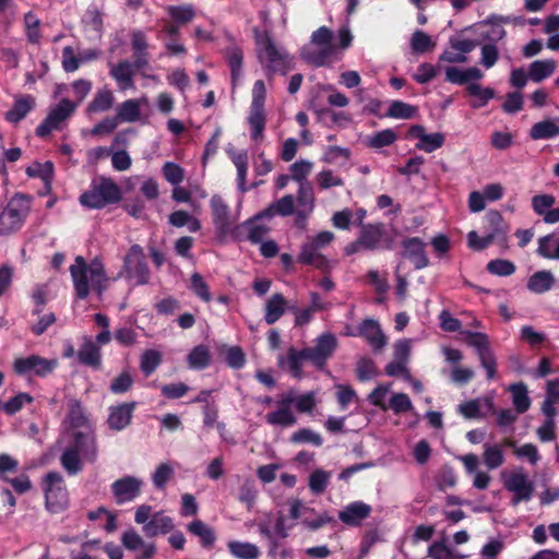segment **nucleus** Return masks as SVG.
<instances>
[{"label":"nucleus","instance_id":"obj_1","mask_svg":"<svg viewBox=\"0 0 559 559\" xmlns=\"http://www.w3.org/2000/svg\"><path fill=\"white\" fill-rule=\"evenodd\" d=\"M70 273L73 282L74 294L81 300L86 299L90 294L88 276L95 289L102 294L106 281L103 262L95 258L88 264L83 255H78L74 263L70 266Z\"/></svg>","mask_w":559,"mask_h":559},{"label":"nucleus","instance_id":"obj_2","mask_svg":"<svg viewBox=\"0 0 559 559\" xmlns=\"http://www.w3.org/2000/svg\"><path fill=\"white\" fill-rule=\"evenodd\" d=\"M254 39L258 59L269 73L286 74L292 69L289 55L276 46L269 32L254 29Z\"/></svg>","mask_w":559,"mask_h":559},{"label":"nucleus","instance_id":"obj_3","mask_svg":"<svg viewBox=\"0 0 559 559\" xmlns=\"http://www.w3.org/2000/svg\"><path fill=\"white\" fill-rule=\"evenodd\" d=\"M121 200V191L114 179L109 177L95 178L88 190L81 193L80 204L92 210H102L109 204H117Z\"/></svg>","mask_w":559,"mask_h":559},{"label":"nucleus","instance_id":"obj_4","mask_svg":"<svg viewBox=\"0 0 559 559\" xmlns=\"http://www.w3.org/2000/svg\"><path fill=\"white\" fill-rule=\"evenodd\" d=\"M28 212V197L23 193L14 194L0 214V236L19 231L25 224Z\"/></svg>","mask_w":559,"mask_h":559},{"label":"nucleus","instance_id":"obj_5","mask_svg":"<svg viewBox=\"0 0 559 559\" xmlns=\"http://www.w3.org/2000/svg\"><path fill=\"white\" fill-rule=\"evenodd\" d=\"M118 277H124L134 285H145L150 280V271L143 249L139 243L131 246L123 259V267Z\"/></svg>","mask_w":559,"mask_h":559},{"label":"nucleus","instance_id":"obj_6","mask_svg":"<svg viewBox=\"0 0 559 559\" xmlns=\"http://www.w3.org/2000/svg\"><path fill=\"white\" fill-rule=\"evenodd\" d=\"M361 243L368 251H391L395 243V229H390L383 223H367L359 231Z\"/></svg>","mask_w":559,"mask_h":559},{"label":"nucleus","instance_id":"obj_7","mask_svg":"<svg viewBox=\"0 0 559 559\" xmlns=\"http://www.w3.org/2000/svg\"><path fill=\"white\" fill-rule=\"evenodd\" d=\"M44 496H46V508L48 512H62L69 503L63 477L58 472H48L44 478Z\"/></svg>","mask_w":559,"mask_h":559},{"label":"nucleus","instance_id":"obj_8","mask_svg":"<svg viewBox=\"0 0 559 559\" xmlns=\"http://www.w3.org/2000/svg\"><path fill=\"white\" fill-rule=\"evenodd\" d=\"M332 38L333 33L328 27L322 26L317 29L311 36V44L316 46V48L305 51L304 58L316 67L328 64L334 53Z\"/></svg>","mask_w":559,"mask_h":559},{"label":"nucleus","instance_id":"obj_9","mask_svg":"<svg viewBox=\"0 0 559 559\" xmlns=\"http://www.w3.org/2000/svg\"><path fill=\"white\" fill-rule=\"evenodd\" d=\"M57 366L58 361L56 359H48L38 354H32L13 360L12 369L13 372L20 376L34 374L39 378H45L53 373Z\"/></svg>","mask_w":559,"mask_h":559},{"label":"nucleus","instance_id":"obj_10","mask_svg":"<svg viewBox=\"0 0 559 559\" xmlns=\"http://www.w3.org/2000/svg\"><path fill=\"white\" fill-rule=\"evenodd\" d=\"M76 109V103L69 98H62L56 107H53L45 120L37 127L36 135L45 138L50 135L53 130H59L62 124L73 115Z\"/></svg>","mask_w":559,"mask_h":559},{"label":"nucleus","instance_id":"obj_11","mask_svg":"<svg viewBox=\"0 0 559 559\" xmlns=\"http://www.w3.org/2000/svg\"><path fill=\"white\" fill-rule=\"evenodd\" d=\"M337 348V338L334 334L324 333L317 337L313 347H304L302 352L308 356V361L317 369H323Z\"/></svg>","mask_w":559,"mask_h":559},{"label":"nucleus","instance_id":"obj_12","mask_svg":"<svg viewBox=\"0 0 559 559\" xmlns=\"http://www.w3.org/2000/svg\"><path fill=\"white\" fill-rule=\"evenodd\" d=\"M66 449L81 453L83 460L90 464H94L96 462L97 454L99 453L94 432H72V440L70 445L66 447Z\"/></svg>","mask_w":559,"mask_h":559},{"label":"nucleus","instance_id":"obj_13","mask_svg":"<svg viewBox=\"0 0 559 559\" xmlns=\"http://www.w3.org/2000/svg\"><path fill=\"white\" fill-rule=\"evenodd\" d=\"M142 480L133 476H124L118 478L110 485V490L114 492L116 503L122 506L131 502L141 495Z\"/></svg>","mask_w":559,"mask_h":559},{"label":"nucleus","instance_id":"obj_14","mask_svg":"<svg viewBox=\"0 0 559 559\" xmlns=\"http://www.w3.org/2000/svg\"><path fill=\"white\" fill-rule=\"evenodd\" d=\"M402 257L414 264V269L424 270L429 266L430 260L426 254V242L420 237H408L402 241Z\"/></svg>","mask_w":559,"mask_h":559},{"label":"nucleus","instance_id":"obj_15","mask_svg":"<svg viewBox=\"0 0 559 559\" xmlns=\"http://www.w3.org/2000/svg\"><path fill=\"white\" fill-rule=\"evenodd\" d=\"M506 489L514 493L512 506H518L522 501H528L532 498L533 485L528 480L527 475L523 473H512L506 479Z\"/></svg>","mask_w":559,"mask_h":559},{"label":"nucleus","instance_id":"obj_16","mask_svg":"<svg viewBox=\"0 0 559 559\" xmlns=\"http://www.w3.org/2000/svg\"><path fill=\"white\" fill-rule=\"evenodd\" d=\"M136 402H126L117 406L109 407L108 427L111 430L120 431L130 426Z\"/></svg>","mask_w":559,"mask_h":559},{"label":"nucleus","instance_id":"obj_17","mask_svg":"<svg viewBox=\"0 0 559 559\" xmlns=\"http://www.w3.org/2000/svg\"><path fill=\"white\" fill-rule=\"evenodd\" d=\"M356 335L364 337L376 352L383 349L386 344L383 331L378 321L373 319L362 320Z\"/></svg>","mask_w":559,"mask_h":559},{"label":"nucleus","instance_id":"obj_18","mask_svg":"<svg viewBox=\"0 0 559 559\" xmlns=\"http://www.w3.org/2000/svg\"><path fill=\"white\" fill-rule=\"evenodd\" d=\"M109 74L117 82L119 90L126 91L134 88V66L127 59L118 63H109Z\"/></svg>","mask_w":559,"mask_h":559},{"label":"nucleus","instance_id":"obj_19","mask_svg":"<svg viewBox=\"0 0 559 559\" xmlns=\"http://www.w3.org/2000/svg\"><path fill=\"white\" fill-rule=\"evenodd\" d=\"M370 512V506L362 501H354L338 512V519L346 525L360 526L362 520L369 518Z\"/></svg>","mask_w":559,"mask_h":559},{"label":"nucleus","instance_id":"obj_20","mask_svg":"<svg viewBox=\"0 0 559 559\" xmlns=\"http://www.w3.org/2000/svg\"><path fill=\"white\" fill-rule=\"evenodd\" d=\"M297 262L302 265L313 266L324 273L329 272L331 267L329 259L320 253V249L307 242L301 246Z\"/></svg>","mask_w":559,"mask_h":559},{"label":"nucleus","instance_id":"obj_21","mask_svg":"<svg viewBox=\"0 0 559 559\" xmlns=\"http://www.w3.org/2000/svg\"><path fill=\"white\" fill-rule=\"evenodd\" d=\"M227 156L231 159L233 164L237 168V182L238 189L241 192H248L249 187L247 186V171H248V154L247 151H239L234 147L233 144L226 147Z\"/></svg>","mask_w":559,"mask_h":559},{"label":"nucleus","instance_id":"obj_22","mask_svg":"<svg viewBox=\"0 0 559 559\" xmlns=\"http://www.w3.org/2000/svg\"><path fill=\"white\" fill-rule=\"evenodd\" d=\"M28 178H40L43 181V191L40 195H47L51 191V182L53 181L55 165L52 162L39 163L34 162L26 167L25 170Z\"/></svg>","mask_w":559,"mask_h":559},{"label":"nucleus","instance_id":"obj_23","mask_svg":"<svg viewBox=\"0 0 559 559\" xmlns=\"http://www.w3.org/2000/svg\"><path fill=\"white\" fill-rule=\"evenodd\" d=\"M174 531L173 518L165 515L163 511H156L150 521L142 526L146 537L153 538L157 535H165Z\"/></svg>","mask_w":559,"mask_h":559},{"label":"nucleus","instance_id":"obj_24","mask_svg":"<svg viewBox=\"0 0 559 559\" xmlns=\"http://www.w3.org/2000/svg\"><path fill=\"white\" fill-rule=\"evenodd\" d=\"M308 361V356L302 352V349H297L295 347L287 348L286 356H280L277 360V365L281 368H285L287 366L288 371L293 374L294 378H301V369L302 362Z\"/></svg>","mask_w":559,"mask_h":559},{"label":"nucleus","instance_id":"obj_25","mask_svg":"<svg viewBox=\"0 0 559 559\" xmlns=\"http://www.w3.org/2000/svg\"><path fill=\"white\" fill-rule=\"evenodd\" d=\"M292 401V399L280 401L277 411L271 412L266 414V417H264L266 423L271 426L293 427L296 423V417L288 407Z\"/></svg>","mask_w":559,"mask_h":559},{"label":"nucleus","instance_id":"obj_26","mask_svg":"<svg viewBox=\"0 0 559 559\" xmlns=\"http://www.w3.org/2000/svg\"><path fill=\"white\" fill-rule=\"evenodd\" d=\"M287 301L282 294H273L264 305V322L269 325L275 324L287 310Z\"/></svg>","mask_w":559,"mask_h":559},{"label":"nucleus","instance_id":"obj_27","mask_svg":"<svg viewBox=\"0 0 559 559\" xmlns=\"http://www.w3.org/2000/svg\"><path fill=\"white\" fill-rule=\"evenodd\" d=\"M212 219L217 229L225 234L230 228V218L228 217V206L219 195H214L210 200Z\"/></svg>","mask_w":559,"mask_h":559},{"label":"nucleus","instance_id":"obj_28","mask_svg":"<svg viewBox=\"0 0 559 559\" xmlns=\"http://www.w3.org/2000/svg\"><path fill=\"white\" fill-rule=\"evenodd\" d=\"M78 359L81 365L90 368L99 369L102 367L100 347L91 340L86 338L79 348Z\"/></svg>","mask_w":559,"mask_h":559},{"label":"nucleus","instance_id":"obj_29","mask_svg":"<svg viewBox=\"0 0 559 559\" xmlns=\"http://www.w3.org/2000/svg\"><path fill=\"white\" fill-rule=\"evenodd\" d=\"M484 76L483 72L476 68L460 69L456 67H449L445 70V80L454 84H469L473 81H478Z\"/></svg>","mask_w":559,"mask_h":559},{"label":"nucleus","instance_id":"obj_30","mask_svg":"<svg viewBox=\"0 0 559 559\" xmlns=\"http://www.w3.org/2000/svg\"><path fill=\"white\" fill-rule=\"evenodd\" d=\"M147 103L145 97L128 99L121 103L117 109L116 118L119 122H135L141 119V106Z\"/></svg>","mask_w":559,"mask_h":559},{"label":"nucleus","instance_id":"obj_31","mask_svg":"<svg viewBox=\"0 0 559 559\" xmlns=\"http://www.w3.org/2000/svg\"><path fill=\"white\" fill-rule=\"evenodd\" d=\"M187 531L200 538V544L203 548L211 549L215 545V531L200 519L190 522L187 525Z\"/></svg>","mask_w":559,"mask_h":559},{"label":"nucleus","instance_id":"obj_32","mask_svg":"<svg viewBox=\"0 0 559 559\" xmlns=\"http://www.w3.org/2000/svg\"><path fill=\"white\" fill-rule=\"evenodd\" d=\"M555 277L551 271L542 270L533 273L527 282V289L533 294L542 295L552 289Z\"/></svg>","mask_w":559,"mask_h":559},{"label":"nucleus","instance_id":"obj_33","mask_svg":"<svg viewBox=\"0 0 559 559\" xmlns=\"http://www.w3.org/2000/svg\"><path fill=\"white\" fill-rule=\"evenodd\" d=\"M66 421L73 429H80L88 426V417L85 407L80 400L72 399L69 401V411L66 415Z\"/></svg>","mask_w":559,"mask_h":559},{"label":"nucleus","instance_id":"obj_34","mask_svg":"<svg viewBox=\"0 0 559 559\" xmlns=\"http://www.w3.org/2000/svg\"><path fill=\"white\" fill-rule=\"evenodd\" d=\"M508 390L512 394L513 406L516 414L527 412L531 407L527 386L523 382H516L511 384Z\"/></svg>","mask_w":559,"mask_h":559},{"label":"nucleus","instance_id":"obj_35","mask_svg":"<svg viewBox=\"0 0 559 559\" xmlns=\"http://www.w3.org/2000/svg\"><path fill=\"white\" fill-rule=\"evenodd\" d=\"M188 367L194 370L207 369L211 364V353L207 346L199 345L187 355Z\"/></svg>","mask_w":559,"mask_h":559},{"label":"nucleus","instance_id":"obj_36","mask_svg":"<svg viewBox=\"0 0 559 559\" xmlns=\"http://www.w3.org/2000/svg\"><path fill=\"white\" fill-rule=\"evenodd\" d=\"M557 68L552 59L536 60L530 64L528 76L532 81L539 83L550 76Z\"/></svg>","mask_w":559,"mask_h":559},{"label":"nucleus","instance_id":"obj_37","mask_svg":"<svg viewBox=\"0 0 559 559\" xmlns=\"http://www.w3.org/2000/svg\"><path fill=\"white\" fill-rule=\"evenodd\" d=\"M35 99L27 95L16 98L12 108L7 111L5 118L10 122H17L22 120L34 107Z\"/></svg>","mask_w":559,"mask_h":559},{"label":"nucleus","instance_id":"obj_38","mask_svg":"<svg viewBox=\"0 0 559 559\" xmlns=\"http://www.w3.org/2000/svg\"><path fill=\"white\" fill-rule=\"evenodd\" d=\"M114 103V93L110 90L104 87L96 92L86 110L87 112H104L111 109Z\"/></svg>","mask_w":559,"mask_h":559},{"label":"nucleus","instance_id":"obj_39","mask_svg":"<svg viewBox=\"0 0 559 559\" xmlns=\"http://www.w3.org/2000/svg\"><path fill=\"white\" fill-rule=\"evenodd\" d=\"M537 255L547 260H559V241L552 234L542 236L537 240Z\"/></svg>","mask_w":559,"mask_h":559},{"label":"nucleus","instance_id":"obj_40","mask_svg":"<svg viewBox=\"0 0 559 559\" xmlns=\"http://www.w3.org/2000/svg\"><path fill=\"white\" fill-rule=\"evenodd\" d=\"M85 461L82 459L81 453L74 450L64 449L61 457H59V463L63 467L64 472H67L70 476H74L81 473L82 462Z\"/></svg>","mask_w":559,"mask_h":559},{"label":"nucleus","instance_id":"obj_41","mask_svg":"<svg viewBox=\"0 0 559 559\" xmlns=\"http://www.w3.org/2000/svg\"><path fill=\"white\" fill-rule=\"evenodd\" d=\"M227 549L234 558L238 559H257L261 555L258 547L249 543L230 542L227 544Z\"/></svg>","mask_w":559,"mask_h":559},{"label":"nucleus","instance_id":"obj_42","mask_svg":"<svg viewBox=\"0 0 559 559\" xmlns=\"http://www.w3.org/2000/svg\"><path fill=\"white\" fill-rule=\"evenodd\" d=\"M331 472H325L322 468H317L309 475L308 486L310 491L314 495H321L325 491L330 484Z\"/></svg>","mask_w":559,"mask_h":559},{"label":"nucleus","instance_id":"obj_43","mask_svg":"<svg viewBox=\"0 0 559 559\" xmlns=\"http://www.w3.org/2000/svg\"><path fill=\"white\" fill-rule=\"evenodd\" d=\"M436 43L424 31L417 29L411 37V48L414 53H425L433 50Z\"/></svg>","mask_w":559,"mask_h":559},{"label":"nucleus","instance_id":"obj_44","mask_svg":"<svg viewBox=\"0 0 559 559\" xmlns=\"http://www.w3.org/2000/svg\"><path fill=\"white\" fill-rule=\"evenodd\" d=\"M166 10L171 20L179 25L191 22L195 16V10L191 4L169 5Z\"/></svg>","mask_w":559,"mask_h":559},{"label":"nucleus","instance_id":"obj_45","mask_svg":"<svg viewBox=\"0 0 559 559\" xmlns=\"http://www.w3.org/2000/svg\"><path fill=\"white\" fill-rule=\"evenodd\" d=\"M485 221L489 233L496 234L501 237L502 241H507V225L503 222V217L498 210H490L486 213Z\"/></svg>","mask_w":559,"mask_h":559},{"label":"nucleus","instance_id":"obj_46","mask_svg":"<svg viewBox=\"0 0 559 559\" xmlns=\"http://www.w3.org/2000/svg\"><path fill=\"white\" fill-rule=\"evenodd\" d=\"M462 334L465 335L467 345L476 349L477 355L489 354L492 352L488 344L487 334L471 331L462 332Z\"/></svg>","mask_w":559,"mask_h":559},{"label":"nucleus","instance_id":"obj_47","mask_svg":"<svg viewBox=\"0 0 559 559\" xmlns=\"http://www.w3.org/2000/svg\"><path fill=\"white\" fill-rule=\"evenodd\" d=\"M559 135V120H545L535 123L531 129L534 139L554 138Z\"/></svg>","mask_w":559,"mask_h":559},{"label":"nucleus","instance_id":"obj_48","mask_svg":"<svg viewBox=\"0 0 559 559\" xmlns=\"http://www.w3.org/2000/svg\"><path fill=\"white\" fill-rule=\"evenodd\" d=\"M265 121H266V118H265L264 109L250 108L248 123L250 127L251 138L259 139V138L263 136Z\"/></svg>","mask_w":559,"mask_h":559},{"label":"nucleus","instance_id":"obj_49","mask_svg":"<svg viewBox=\"0 0 559 559\" xmlns=\"http://www.w3.org/2000/svg\"><path fill=\"white\" fill-rule=\"evenodd\" d=\"M290 442L294 444L309 443L316 447H322L323 439L319 432H314L310 428H301L292 433Z\"/></svg>","mask_w":559,"mask_h":559},{"label":"nucleus","instance_id":"obj_50","mask_svg":"<svg viewBox=\"0 0 559 559\" xmlns=\"http://www.w3.org/2000/svg\"><path fill=\"white\" fill-rule=\"evenodd\" d=\"M162 364V354L155 349H146L141 355L140 368L142 373L151 376Z\"/></svg>","mask_w":559,"mask_h":559},{"label":"nucleus","instance_id":"obj_51","mask_svg":"<svg viewBox=\"0 0 559 559\" xmlns=\"http://www.w3.org/2000/svg\"><path fill=\"white\" fill-rule=\"evenodd\" d=\"M226 58L230 68L231 82L233 84H236L241 74L243 59L242 50L238 47H231L227 50Z\"/></svg>","mask_w":559,"mask_h":559},{"label":"nucleus","instance_id":"obj_52","mask_svg":"<svg viewBox=\"0 0 559 559\" xmlns=\"http://www.w3.org/2000/svg\"><path fill=\"white\" fill-rule=\"evenodd\" d=\"M483 457L485 466L489 469L498 468L506 461L500 445L485 444Z\"/></svg>","mask_w":559,"mask_h":559},{"label":"nucleus","instance_id":"obj_53","mask_svg":"<svg viewBox=\"0 0 559 559\" xmlns=\"http://www.w3.org/2000/svg\"><path fill=\"white\" fill-rule=\"evenodd\" d=\"M31 393H19L3 403L2 409L7 415H13L23 409L26 404L33 403Z\"/></svg>","mask_w":559,"mask_h":559},{"label":"nucleus","instance_id":"obj_54","mask_svg":"<svg viewBox=\"0 0 559 559\" xmlns=\"http://www.w3.org/2000/svg\"><path fill=\"white\" fill-rule=\"evenodd\" d=\"M258 490L254 480L247 479L239 487L238 500L240 503L247 506V510L250 511L255 504Z\"/></svg>","mask_w":559,"mask_h":559},{"label":"nucleus","instance_id":"obj_55","mask_svg":"<svg viewBox=\"0 0 559 559\" xmlns=\"http://www.w3.org/2000/svg\"><path fill=\"white\" fill-rule=\"evenodd\" d=\"M486 270L492 275L511 276L515 272V265L511 261L497 259L487 262Z\"/></svg>","mask_w":559,"mask_h":559},{"label":"nucleus","instance_id":"obj_56","mask_svg":"<svg viewBox=\"0 0 559 559\" xmlns=\"http://www.w3.org/2000/svg\"><path fill=\"white\" fill-rule=\"evenodd\" d=\"M416 114V108L407 103L394 100L391 103L386 116L399 119H409Z\"/></svg>","mask_w":559,"mask_h":559},{"label":"nucleus","instance_id":"obj_57","mask_svg":"<svg viewBox=\"0 0 559 559\" xmlns=\"http://www.w3.org/2000/svg\"><path fill=\"white\" fill-rule=\"evenodd\" d=\"M377 376V367L373 359L368 357H361L356 362V377L360 381H369Z\"/></svg>","mask_w":559,"mask_h":559},{"label":"nucleus","instance_id":"obj_58","mask_svg":"<svg viewBox=\"0 0 559 559\" xmlns=\"http://www.w3.org/2000/svg\"><path fill=\"white\" fill-rule=\"evenodd\" d=\"M133 385V378L129 371H123L114 380H111L109 385V391L111 394H126L131 390Z\"/></svg>","mask_w":559,"mask_h":559},{"label":"nucleus","instance_id":"obj_59","mask_svg":"<svg viewBox=\"0 0 559 559\" xmlns=\"http://www.w3.org/2000/svg\"><path fill=\"white\" fill-rule=\"evenodd\" d=\"M466 91L471 96L477 97L479 102L473 103L474 107H481L487 104L489 99L495 96L492 88H483L478 83H469Z\"/></svg>","mask_w":559,"mask_h":559},{"label":"nucleus","instance_id":"obj_60","mask_svg":"<svg viewBox=\"0 0 559 559\" xmlns=\"http://www.w3.org/2000/svg\"><path fill=\"white\" fill-rule=\"evenodd\" d=\"M297 202L299 206L308 207V211H313L314 192L310 182L299 183Z\"/></svg>","mask_w":559,"mask_h":559},{"label":"nucleus","instance_id":"obj_61","mask_svg":"<svg viewBox=\"0 0 559 559\" xmlns=\"http://www.w3.org/2000/svg\"><path fill=\"white\" fill-rule=\"evenodd\" d=\"M521 338L532 348H537L546 342V334L537 332L531 325H524L521 328Z\"/></svg>","mask_w":559,"mask_h":559},{"label":"nucleus","instance_id":"obj_62","mask_svg":"<svg viewBox=\"0 0 559 559\" xmlns=\"http://www.w3.org/2000/svg\"><path fill=\"white\" fill-rule=\"evenodd\" d=\"M174 471L170 464L163 463L157 465L153 474V484L157 489H164L167 481L173 477Z\"/></svg>","mask_w":559,"mask_h":559},{"label":"nucleus","instance_id":"obj_63","mask_svg":"<svg viewBox=\"0 0 559 559\" xmlns=\"http://www.w3.org/2000/svg\"><path fill=\"white\" fill-rule=\"evenodd\" d=\"M191 289L194 295L199 296V298L203 302H210L211 294L207 283L203 280L202 275L199 273H194L191 276Z\"/></svg>","mask_w":559,"mask_h":559},{"label":"nucleus","instance_id":"obj_64","mask_svg":"<svg viewBox=\"0 0 559 559\" xmlns=\"http://www.w3.org/2000/svg\"><path fill=\"white\" fill-rule=\"evenodd\" d=\"M390 407L395 414H405L412 409V403L407 393H393Z\"/></svg>","mask_w":559,"mask_h":559}]
</instances>
